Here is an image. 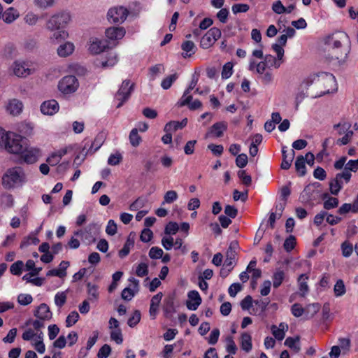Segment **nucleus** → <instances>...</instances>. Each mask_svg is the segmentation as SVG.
<instances>
[{"label": "nucleus", "instance_id": "obj_45", "mask_svg": "<svg viewBox=\"0 0 358 358\" xmlns=\"http://www.w3.org/2000/svg\"><path fill=\"white\" fill-rule=\"evenodd\" d=\"M313 185H307L303 192L301 194L300 198L302 199V201H308L311 199L312 192H313Z\"/></svg>", "mask_w": 358, "mask_h": 358}, {"label": "nucleus", "instance_id": "obj_31", "mask_svg": "<svg viewBox=\"0 0 358 358\" xmlns=\"http://www.w3.org/2000/svg\"><path fill=\"white\" fill-rule=\"evenodd\" d=\"M52 34L50 36V40L52 43H56L62 40H64L69 36V34L64 29H56L50 31Z\"/></svg>", "mask_w": 358, "mask_h": 358}, {"label": "nucleus", "instance_id": "obj_36", "mask_svg": "<svg viewBox=\"0 0 358 358\" xmlns=\"http://www.w3.org/2000/svg\"><path fill=\"white\" fill-rule=\"evenodd\" d=\"M285 273L281 269H276L273 275V286L275 288L280 287L285 279Z\"/></svg>", "mask_w": 358, "mask_h": 358}, {"label": "nucleus", "instance_id": "obj_53", "mask_svg": "<svg viewBox=\"0 0 358 358\" xmlns=\"http://www.w3.org/2000/svg\"><path fill=\"white\" fill-rule=\"evenodd\" d=\"M136 274L138 277H144L148 274V265L146 263L139 264L136 269Z\"/></svg>", "mask_w": 358, "mask_h": 358}, {"label": "nucleus", "instance_id": "obj_26", "mask_svg": "<svg viewBox=\"0 0 358 358\" xmlns=\"http://www.w3.org/2000/svg\"><path fill=\"white\" fill-rule=\"evenodd\" d=\"M162 296H163L162 293L159 292L156 295L153 296L151 299L149 312H150V315L152 317V319L155 318V316H156L157 312V309H158V306L162 300Z\"/></svg>", "mask_w": 358, "mask_h": 358}, {"label": "nucleus", "instance_id": "obj_60", "mask_svg": "<svg viewBox=\"0 0 358 358\" xmlns=\"http://www.w3.org/2000/svg\"><path fill=\"white\" fill-rule=\"evenodd\" d=\"M249 6L246 3H237L232 6L231 10L234 14H236L238 13H245L249 10Z\"/></svg>", "mask_w": 358, "mask_h": 358}, {"label": "nucleus", "instance_id": "obj_55", "mask_svg": "<svg viewBox=\"0 0 358 358\" xmlns=\"http://www.w3.org/2000/svg\"><path fill=\"white\" fill-rule=\"evenodd\" d=\"M140 320H141V313L139 310H135L132 315V316H131L128 321H127V324L130 327H135L139 322H140Z\"/></svg>", "mask_w": 358, "mask_h": 358}, {"label": "nucleus", "instance_id": "obj_51", "mask_svg": "<svg viewBox=\"0 0 358 358\" xmlns=\"http://www.w3.org/2000/svg\"><path fill=\"white\" fill-rule=\"evenodd\" d=\"M192 96L190 95V91L185 90L182 97L178 102L179 106H187L192 101Z\"/></svg>", "mask_w": 358, "mask_h": 358}, {"label": "nucleus", "instance_id": "obj_44", "mask_svg": "<svg viewBox=\"0 0 358 358\" xmlns=\"http://www.w3.org/2000/svg\"><path fill=\"white\" fill-rule=\"evenodd\" d=\"M178 193L176 191H167L164 196V201L162 202V204L164 205L165 203H172L173 202L178 199Z\"/></svg>", "mask_w": 358, "mask_h": 358}, {"label": "nucleus", "instance_id": "obj_46", "mask_svg": "<svg viewBox=\"0 0 358 358\" xmlns=\"http://www.w3.org/2000/svg\"><path fill=\"white\" fill-rule=\"evenodd\" d=\"M80 316L78 312L72 311L66 319V326L70 327L75 324L78 320Z\"/></svg>", "mask_w": 358, "mask_h": 358}, {"label": "nucleus", "instance_id": "obj_12", "mask_svg": "<svg viewBox=\"0 0 358 358\" xmlns=\"http://www.w3.org/2000/svg\"><path fill=\"white\" fill-rule=\"evenodd\" d=\"M186 306L190 310H196L201 303L202 299L199 292L196 290L189 291L187 293Z\"/></svg>", "mask_w": 358, "mask_h": 358}, {"label": "nucleus", "instance_id": "obj_61", "mask_svg": "<svg viewBox=\"0 0 358 358\" xmlns=\"http://www.w3.org/2000/svg\"><path fill=\"white\" fill-rule=\"evenodd\" d=\"M38 20V15L32 12H29L24 17L25 22L29 25H35L37 23Z\"/></svg>", "mask_w": 358, "mask_h": 358}, {"label": "nucleus", "instance_id": "obj_24", "mask_svg": "<svg viewBox=\"0 0 358 358\" xmlns=\"http://www.w3.org/2000/svg\"><path fill=\"white\" fill-rule=\"evenodd\" d=\"M106 139V134L103 132L99 133L95 137L94 141L92 143L90 148L88 150V152L90 153H94L97 151L101 146L104 143Z\"/></svg>", "mask_w": 358, "mask_h": 358}, {"label": "nucleus", "instance_id": "obj_21", "mask_svg": "<svg viewBox=\"0 0 358 358\" xmlns=\"http://www.w3.org/2000/svg\"><path fill=\"white\" fill-rule=\"evenodd\" d=\"M75 49V46L71 42H66L60 45L57 48V54L59 57H66L71 55Z\"/></svg>", "mask_w": 358, "mask_h": 358}, {"label": "nucleus", "instance_id": "obj_39", "mask_svg": "<svg viewBox=\"0 0 358 358\" xmlns=\"http://www.w3.org/2000/svg\"><path fill=\"white\" fill-rule=\"evenodd\" d=\"M264 58V62L266 63V64L269 68L274 66L275 69H278L280 67V66L282 62V61H279L278 59V57L276 58L271 55H266Z\"/></svg>", "mask_w": 358, "mask_h": 358}, {"label": "nucleus", "instance_id": "obj_32", "mask_svg": "<svg viewBox=\"0 0 358 358\" xmlns=\"http://www.w3.org/2000/svg\"><path fill=\"white\" fill-rule=\"evenodd\" d=\"M299 341V336L287 337L285 339L284 344L290 349L293 350L295 352H299L301 350Z\"/></svg>", "mask_w": 358, "mask_h": 358}, {"label": "nucleus", "instance_id": "obj_48", "mask_svg": "<svg viewBox=\"0 0 358 358\" xmlns=\"http://www.w3.org/2000/svg\"><path fill=\"white\" fill-rule=\"evenodd\" d=\"M233 73V64L231 62L226 63L222 68V78L223 79H227Z\"/></svg>", "mask_w": 358, "mask_h": 358}, {"label": "nucleus", "instance_id": "obj_10", "mask_svg": "<svg viewBox=\"0 0 358 358\" xmlns=\"http://www.w3.org/2000/svg\"><path fill=\"white\" fill-rule=\"evenodd\" d=\"M22 159L27 164H34L41 157V150L39 148L30 147L24 148V150L20 153Z\"/></svg>", "mask_w": 358, "mask_h": 358}, {"label": "nucleus", "instance_id": "obj_63", "mask_svg": "<svg viewBox=\"0 0 358 358\" xmlns=\"http://www.w3.org/2000/svg\"><path fill=\"white\" fill-rule=\"evenodd\" d=\"M111 352V348L108 344H104L99 350L97 356L99 358H107Z\"/></svg>", "mask_w": 358, "mask_h": 358}, {"label": "nucleus", "instance_id": "obj_11", "mask_svg": "<svg viewBox=\"0 0 358 358\" xmlns=\"http://www.w3.org/2000/svg\"><path fill=\"white\" fill-rule=\"evenodd\" d=\"M110 42L98 38H91L90 40L89 50L92 54H99L109 47Z\"/></svg>", "mask_w": 358, "mask_h": 358}, {"label": "nucleus", "instance_id": "obj_14", "mask_svg": "<svg viewBox=\"0 0 358 358\" xmlns=\"http://www.w3.org/2000/svg\"><path fill=\"white\" fill-rule=\"evenodd\" d=\"M59 106L55 99L45 101L41 106V111L45 115H53L58 112Z\"/></svg>", "mask_w": 358, "mask_h": 358}, {"label": "nucleus", "instance_id": "obj_8", "mask_svg": "<svg viewBox=\"0 0 358 358\" xmlns=\"http://www.w3.org/2000/svg\"><path fill=\"white\" fill-rule=\"evenodd\" d=\"M128 10L123 6H116L109 9L107 13L108 20L113 23H122L127 17Z\"/></svg>", "mask_w": 358, "mask_h": 358}, {"label": "nucleus", "instance_id": "obj_30", "mask_svg": "<svg viewBox=\"0 0 358 358\" xmlns=\"http://www.w3.org/2000/svg\"><path fill=\"white\" fill-rule=\"evenodd\" d=\"M134 245V236H131V234H130L128 236L122 249H121L119 251V257L120 258H124L126 256H127L130 252V249L131 248H133Z\"/></svg>", "mask_w": 358, "mask_h": 358}, {"label": "nucleus", "instance_id": "obj_2", "mask_svg": "<svg viewBox=\"0 0 358 358\" xmlns=\"http://www.w3.org/2000/svg\"><path fill=\"white\" fill-rule=\"evenodd\" d=\"M71 20L69 13L62 12L52 15L46 23V29L49 31L64 29Z\"/></svg>", "mask_w": 358, "mask_h": 358}, {"label": "nucleus", "instance_id": "obj_13", "mask_svg": "<svg viewBox=\"0 0 358 358\" xmlns=\"http://www.w3.org/2000/svg\"><path fill=\"white\" fill-rule=\"evenodd\" d=\"M106 36L109 40L110 43L122 39L125 35V30L123 27H112L108 28L106 31Z\"/></svg>", "mask_w": 358, "mask_h": 358}, {"label": "nucleus", "instance_id": "obj_37", "mask_svg": "<svg viewBox=\"0 0 358 358\" xmlns=\"http://www.w3.org/2000/svg\"><path fill=\"white\" fill-rule=\"evenodd\" d=\"M252 347L251 336L248 333H243L241 335V348L243 350L248 352Z\"/></svg>", "mask_w": 358, "mask_h": 358}, {"label": "nucleus", "instance_id": "obj_6", "mask_svg": "<svg viewBox=\"0 0 358 358\" xmlns=\"http://www.w3.org/2000/svg\"><path fill=\"white\" fill-rule=\"evenodd\" d=\"M78 85L79 84L76 76H67L59 81L58 88L62 93L68 94L76 92Z\"/></svg>", "mask_w": 358, "mask_h": 358}, {"label": "nucleus", "instance_id": "obj_57", "mask_svg": "<svg viewBox=\"0 0 358 358\" xmlns=\"http://www.w3.org/2000/svg\"><path fill=\"white\" fill-rule=\"evenodd\" d=\"M238 178L242 180L243 185L249 186L252 183V178L250 175L247 174L245 170L239 171L238 172Z\"/></svg>", "mask_w": 358, "mask_h": 358}, {"label": "nucleus", "instance_id": "obj_50", "mask_svg": "<svg viewBox=\"0 0 358 358\" xmlns=\"http://www.w3.org/2000/svg\"><path fill=\"white\" fill-rule=\"evenodd\" d=\"M33 301V298L31 294H20L17 296V302L22 306H27L30 304Z\"/></svg>", "mask_w": 358, "mask_h": 358}, {"label": "nucleus", "instance_id": "obj_41", "mask_svg": "<svg viewBox=\"0 0 358 358\" xmlns=\"http://www.w3.org/2000/svg\"><path fill=\"white\" fill-rule=\"evenodd\" d=\"M334 292L336 296H341L346 292L345 286L342 280H338L334 285Z\"/></svg>", "mask_w": 358, "mask_h": 358}, {"label": "nucleus", "instance_id": "obj_19", "mask_svg": "<svg viewBox=\"0 0 358 358\" xmlns=\"http://www.w3.org/2000/svg\"><path fill=\"white\" fill-rule=\"evenodd\" d=\"M19 16L20 13L17 9L13 7H9L3 12L2 19L6 23L10 24L17 19Z\"/></svg>", "mask_w": 358, "mask_h": 358}, {"label": "nucleus", "instance_id": "obj_18", "mask_svg": "<svg viewBox=\"0 0 358 358\" xmlns=\"http://www.w3.org/2000/svg\"><path fill=\"white\" fill-rule=\"evenodd\" d=\"M288 330V325L284 322H281L278 327L275 325L271 326V332L275 339L282 341L285 336V332Z\"/></svg>", "mask_w": 358, "mask_h": 358}, {"label": "nucleus", "instance_id": "obj_22", "mask_svg": "<svg viewBox=\"0 0 358 358\" xmlns=\"http://www.w3.org/2000/svg\"><path fill=\"white\" fill-rule=\"evenodd\" d=\"M118 59L115 52H107L104 59L101 61V65L103 68H108L115 66L117 63Z\"/></svg>", "mask_w": 358, "mask_h": 358}, {"label": "nucleus", "instance_id": "obj_1", "mask_svg": "<svg viewBox=\"0 0 358 358\" xmlns=\"http://www.w3.org/2000/svg\"><path fill=\"white\" fill-rule=\"evenodd\" d=\"M27 182L24 169L20 166L8 169L2 177V185L6 189L22 186Z\"/></svg>", "mask_w": 358, "mask_h": 358}, {"label": "nucleus", "instance_id": "obj_49", "mask_svg": "<svg viewBox=\"0 0 358 358\" xmlns=\"http://www.w3.org/2000/svg\"><path fill=\"white\" fill-rule=\"evenodd\" d=\"M24 264L22 261H17L13 263L10 267V271L12 274L20 275L22 273Z\"/></svg>", "mask_w": 358, "mask_h": 358}, {"label": "nucleus", "instance_id": "obj_23", "mask_svg": "<svg viewBox=\"0 0 358 358\" xmlns=\"http://www.w3.org/2000/svg\"><path fill=\"white\" fill-rule=\"evenodd\" d=\"M333 48H339L342 43L348 42V36L343 31L336 32L332 36Z\"/></svg>", "mask_w": 358, "mask_h": 358}, {"label": "nucleus", "instance_id": "obj_17", "mask_svg": "<svg viewBox=\"0 0 358 358\" xmlns=\"http://www.w3.org/2000/svg\"><path fill=\"white\" fill-rule=\"evenodd\" d=\"M287 147L284 146L282 150V162L281 163V169L287 170L290 168L292 161L295 156L294 150H291L289 153L287 151Z\"/></svg>", "mask_w": 358, "mask_h": 358}, {"label": "nucleus", "instance_id": "obj_38", "mask_svg": "<svg viewBox=\"0 0 358 358\" xmlns=\"http://www.w3.org/2000/svg\"><path fill=\"white\" fill-rule=\"evenodd\" d=\"M67 291L59 292L55 296V303L58 308H62L66 301Z\"/></svg>", "mask_w": 358, "mask_h": 358}, {"label": "nucleus", "instance_id": "obj_34", "mask_svg": "<svg viewBox=\"0 0 358 358\" xmlns=\"http://www.w3.org/2000/svg\"><path fill=\"white\" fill-rule=\"evenodd\" d=\"M87 300L92 302L96 301L99 299V292L98 287L95 285H92L90 282L87 283Z\"/></svg>", "mask_w": 358, "mask_h": 358}, {"label": "nucleus", "instance_id": "obj_3", "mask_svg": "<svg viewBox=\"0 0 358 358\" xmlns=\"http://www.w3.org/2000/svg\"><path fill=\"white\" fill-rule=\"evenodd\" d=\"M13 73L21 78H25L32 74L35 70L34 64L30 61L17 60L12 65Z\"/></svg>", "mask_w": 358, "mask_h": 358}, {"label": "nucleus", "instance_id": "obj_20", "mask_svg": "<svg viewBox=\"0 0 358 358\" xmlns=\"http://www.w3.org/2000/svg\"><path fill=\"white\" fill-rule=\"evenodd\" d=\"M22 103L17 99L10 100L6 107L7 111L12 115H17L22 110Z\"/></svg>", "mask_w": 358, "mask_h": 358}, {"label": "nucleus", "instance_id": "obj_7", "mask_svg": "<svg viewBox=\"0 0 358 358\" xmlns=\"http://www.w3.org/2000/svg\"><path fill=\"white\" fill-rule=\"evenodd\" d=\"M134 83H131L130 80H124L115 94L116 100L119 101L117 105V108L121 107L123 103L129 99L131 92L134 89Z\"/></svg>", "mask_w": 358, "mask_h": 358}, {"label": "nucleus", "instance_id": "obj_4", "mask_svg": "<svg viewBox=\"0 0 358 358\" xmlns=\"http://www.w3.org/2000/svg\"><path fill=\"white\" fill-rule=\"evenodd\" d=\"M22 137L15 133L10 132L4 150L9 153L20 155L24 150Z\"/></svg>", "mask_w": 358, "mask_h": 358}, {"label": "nucleus", "instance_id": "obj_16", "mask_svg": "<svg viewBox=\"0 0 358 358\" xmlns=\"http://www.w3.org/2000/svg\"><path fill=\"white\" fill-rule=\"evenodd\" d=\"M52 313L49 306L45 303H41L34 312V316L41 320H50L52 318Z\"/></svg>", "mask_w": 358, "mask_h": 358}, {"label": "nucleus", "instance_id": "obj_64", "mask_svg": "<svg viewBox=\"0 0 358 358\" xmlns=\"http://www.w3.org/2000/svg\"><path fill=\"white\" fill-rule=\"evenodd\" d=\"M248 164V156L246 154L242 153L237 156L236 159V164L239 168H244Z\"/></svg>", "mask_w": 358, "mask_h": 358}, {"label": "nucleus", "instance_id": "obj_27", "mask_svg": "<svg viewBox=\"0 0 358 358\" xmlns=\"http://www.w3.org/2000/svg\"><path fill=\"white\" fill-rule=\"evenodd\" d=\"M227 128V124L224 122H219L214 124L210 129L208 134L215 137H221Z\"/></svg>", "mask_w": 358, "mask_h": 358}, {"label": "nucleus", "instance_id": "obj_29", "mask_svg": "<svg viewBox=\"0 0 358 358\" xmlns=\"http://www.w3.org/2000/svg\"><path fill=\"white\" fill-rule=\"evenodd\" d=\"M308 276L306 274H301L298 278L299 289L300 291V295L305 296L309 292V287L307 283Z\"/></svg>", "mask_w": 358, "mask_h": 358}, {"label": "nucleus", "instance_id": "obj_25", "mask_svg": "<svg viewBox=\"0 0 358 358\" xmlns=\"http://www.w3.org/2000/svg\"><path fill=\"white\" fill-rule=\"evenodd\" d=\"M187 120L186 118L183 119L181 122L178 121H171L166 124L164 127L165 132H172L175 131L179 129H182L187 125Z\"/></svg>", "mask_w": 358, "mask_h": 358}, {"label": "nucleus", "instance_id": "obj_54", "mask_svg": "<svg viewBox=\"0 0 358 358\" xmlns=\"http://www.w3.org/2000/svg\"><path fill=\"white\" fill-rule=\"evenodd\" d=\"M338 199L336 197H329L327 200L324 202V208L325 210H331L338 206Z\"/></svg>", "mask_w": 358, "mask_h": 358}, {"label": "nucleus", "instance_id": "obj_47", "mask_svg": "<svg viewBox=\"0 0 358 358\" xmlns=\"http://www.w3.org/2000/svg\"><path fill=\"white\" fill-rule=\"evenodd\" d=\"M146 203V199L142 197H139L136 199L129 206V210L132 211L138 210V209L143 208Z\"/></svg>", "mask_w": 358, "mask_h": 358}, {"label": "nucleus", "instance_id": "obj_5", "mask_svg": "<svg viewBox=\"0 0 358 358\" xmlns=\"http://www.w3.org/2000/svg\"><path fill=\"white\" fill-rule=\"evenodd\" d=\"M100 229V225L97 223L89 224L83 230L80 229L75 232V235L80 236L87 241L88 243L96 241V236L98 235Z\"/></svg>", "mask_w": 358, "mask_h": 358}, {"label": "nucleus", "instance_id": "obj_40", "mask_svg": "<svg viewBox=\"0 0 358 358\" xmlns=\"http://www.w3.org/2000/svg\"><path fill=\"white\" fill-rule=\"evenodd\" d=\"M351 176V173H348V171H343L341 173L336 174L334 179L335 180H338V183L341 185L342 188L344 182L348 183L350 181Z\"/></svg>", "mask_w": 358, "mask_h": 358}, {"label": "nucleus", "instance_id": "obj_59", "mask_svg": "<svg viewBox=\"0 0 358 358\" xmlns=\"http://www.w3.org/2000/svg\"><path fill=\"white\" fill-rule=\"evenodd\" d=\"M179 229V226L176 222H169L165 227V234H175Z\"/></svg>", "mask_w": 358, "mask_h": 358}, {"label": "nucleus", "instance_id": "obj_43", "mask_svg": "<svg viewBox=\"0 0 358 358\" xmlns=\"http://www.w3.org/2000/svg\"><path fill=\"white\" fill-rule=\"evenodd\" d=\"M178 77V76L177 73H174V74L167 76L162 81V83H161L162 87L164 90L169 89L171 87L173 82H175L177 80Z\"/></svg>", "mask_w": 358, "mask_h": 358}, {"label": "nucleus", "instance_id": "obj_56", "mask_svg": "<svg viewBox=\"0 0 358 358\" xmlns=\"http://www.w3.org/2000/svg\"><path fill=\"white\" fill-rule=\"evenodd\" d=\"M163 254L162 249L158 247H152L149 251V257L153 259H160Z\"/></svg>", "mask_w": 358, "mask_h": 358}, {"label": "nucleus", "instance_id": "obj_42", "mask_svg": "<svg viewBox=\"0 0 358 358\" xmlns=\"http://www.w3.org/2000/svg\"><path fill=\"white\" fill-rule=\"evenodd\" d=\"M129 141L132 146L137 147L141 142V138L138 134V129H133L129 134Z\"/></svg>", "mask_w": 358, "mask_h": 358}, {"label": "nucleus", "instance_id": "obj_62", "mask_svg": "<svg viewBox=\"0 0 358 358\" xmlns=\"http://www.w3.org/2000/svg\"><path fill=\"white\" fill-rule=\"evenodd\" d=\"M106 232L109 236H113L117 233V224L113 220H110L108 222Z\"/></svg>", "mask_w": 358, "mask_h": 358}, {"label": "nucleus", "instance_id": "obj_28", "mask_svg": "<svg viewBox=\"0 0 358 358\" xmlns=\"http://www.w3.org/2000/svg\"><path fill=\"white\" fill-rule=\"evenodd\" d=\"M181 48L184 52L182 53L183 57L187 58L195 53L196 47L192 41H186L182 43Z\"/></svg>", "mask_w": 358, "mask_h": 358}, {"label": "nucleus", "instance_id": "obj_58", "mask_svg": "<svg viewBox=\"0 0 358 358\" xmlns=\"http://www.w3.org/2000/svg\"><path fill=\"white\" fill-rule=\"evenodd\" d=\"M110 338L117 344H121L123 342L121 329H113L110 332Z\"/></svg>", "mask_w": 358, "mask_h": 358}, {"label": "nucleus", "instance_id": "obj_15", "mask_svg": "<svg viewBox=\"0 0 358 358\" xmlns=\"http://www.w3.org/2000/svg\"><path fill=\"white\" fill-rule=\"evenodd\" d=\"M238 246V243L236 242H232L226 252V259L224 261V264L226 266L229 268H234L236 264V258L237 253L236 252V248Z\"/></svg>", "mask_w": 358, "mask_h": 358}, {"label": "nucleus", "instance_id": "obj_9", "mask_svg": "<svg viewBox=\"0 0 358 358\" xmlns=\"http://www.w3.org/2000/svg\"><path fill=\"white\" fill-rule=\"evenodd\" d=\"M220 36V29L217 27H213L201 38L200 46L203 49H208L210 48Z\"/></svg>", "mask_w": 358, "mask_h": 358}, {"label": "nucleus", "instance_id": "obj_33", "mask_svg": "<svg viewBox=\"0 0 358 358\" xmlns=\"http://www.w3.org/2000/svg\"><path fill=\"white\" fill-rule=\"evenodd\" d=\"M305 159L303 155H299L295 161V168L299 176H303L306 173Z\"/></svg>", "mask_w": 358, "mask_h": 358}, {"label": "nucleus", "instance_id": "obj_35", "mask_svg": "<svg viewBox=\"0 0 358 358\" xmlns=\"http://www.w3.org/2000/svg\"><path fill=\"white\" fill-rule=\"evenodd\" d=\"M34 124L30 122H22L18 126V131L26 136L34 134Z\"/></svg>", "mask_w": 358, "mask_h": 358}, {"label": "nucleus", "instance_id": "obj_52", "mask_svg": "<svg viewBox=\"0 0 358 358\" xmlns=\"http://www.w3.org/2000/svg\"><path fill=\"white\" fill-rule=\"evenodd\" d=\"M296 245V238L294 236L290 235L286 240L283 244L284 249L287 252H290L292 250Z\"/></svg>", "mask_w": 358, "mask_h": 358}]
</instances>
